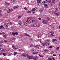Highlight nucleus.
Listing matches in <instances>:
<instances>
[{
    "mask_svg": "<svg viewBox=\"0 0 60 60\" xmlns=\"http://www.w3.org/2000/svg\"><path fill=\"white\" fill-rule=\"evenodd\" d=\"M51 60V57H49L48 58V60Z\"/></svg>",
    "mask_w": 60,
    "mask_h": 60,
    "instance_id": "58836bf2",
    "label": "nucleus"
},
{
    "mask_svg": "<svg viewBox=\"0 0 60 60\" xmlns=\"http://www.w3.org/2000/svg\"><path fill=\"white\" fill-rule=\"evenodd\" d=\"M7 36V35H6L3 34V37H6Z\"/></svg>",
    "mask_w": 60,
    "mask_h": 60,
    "instance_id": "c756f323",
    "label": "nucleus"
},
{
    "mask_svg": "<svg viewBox=\"0 0 60 60\" xmlns=\"http://www.w3.org/2000/svg\"><path fill=\"white\" fill-rule=\"evenodd\" d=\"M50 33H51V34H54V33L53 31H52L51 32H50Z\"/></svg>",
    "mask_w": 60,
    "mask_h": 60,
    "instance_id": "8fccbe9b",
    "label": "nucleus"
},
{
    "mask_svg": "<svg viewBox=\"0 0 60 60\" xmlns=\"http://www.w3.org/2000/svg\"><path fill=\"white\" fill-rule=\"evenodd\" d=\"M3 25H2L1 26H0V29H1L2 28V27H3Z\"/></svg>",
    "mask_w": 60,
    "mask_h": 60,
    "instance_id": "c9c22d12",
    "label": "nucleus"
},
{
    "mask_svg": "<svg viewBox=\"0 0 60 60\" xmlns=\"http://www.w3.org/2000/svg\"><path fill=\"white\" fill-rule=\"evenodd\" d=\"M52 41H57V40L56 39H53L52 40Z\"/></svg>",
    "mask_w": 60,
    "mask_h": 60,
    "instance_id": "f704fd0d",
    "label": "nucleus"
},
{
    "mask_svg": "<svg viewBox=\"0 0 60 60\" xmlns=\"http://www.w3.org/2000/svg\"><path fill=\"white\" fill-rule=\"evenodd\" d=\"M54 13V11H51L49 12V13H50V14H53Z\"/></svg>",
    "mask_w": 60,
    "mask_h": 60,
    "instance_id": "4be33fe9",
    "label": "nucleus"
},
{
    "mask_svg": "<svg viewBox=\"0 0 60 60\" xmlns=\"http://www.w3.org/2000/svg\"><path fill=\"white\" fill-rule=\"evenodd\" d=\"M30 22L31 23H35V21L34 20H31Z\"/></svg>",
    "mask_w": 60,
    "mask_h": 60,
    "instance_id": "0eeeda50",
    "label": "nucleus"
},
{
    "mask_svg": "<svg viewBox=\"0 0 60 60\" xmlns=\"http://www.w3.org/2000/svg\"><path fill=\"white\" fill-rule=\"evenodd\" d=\"M51 35H52L53 36H55V35H54L53 34H51Z\"/></svg>",
    "mask_w": 60,
    "mask_h": 60,
    "instance_id": "13d9d810",
    "label": "nucleus"
},
{
    "mask_svg": "<svg viewBox=\"0 0 60 60\" xmlns=\"http://www.w3.org/2000/svg\"><path fill=\"white\" fill-rule=\"evenodd\" d=\"M54 43L55 44H57V42H55V43Z\"/></svg>",
    "mask_w": 60,
    "mask_h": 60,
    "instance_id": "0e129e2a",
    "label": "nucleus"
},
{
    "mask_svg": "<svg viewBox=\"0 0 60 60\" xmlns=\"http://www.w3.org/2000/svg\"><path fill=\"white\" fill-rule=\"evenodd\" d=\"M42 23L44 24H47V21L45 20H43L42 21Z\"/></svg>",
    "mask_w": 60,
    "mask_h": 60,
    "instance_id": "6e6552de",
    "label": "nucleus"
},
{
    "mask_svg": "<svg viewBox=\"0 0 60 60\" xmlns=\"http://www.w3.org/2000/svg\"><path fill=\"white\" fill-rule=\"evenodd\" d=\"M49 40H46L45 42H46V43H47V42H49Z\"/></svg>",
    "mask_w": 60,
    "mask_h": 60,
    "instance_id": "a878e982",
    "label": "nucleus"
},
{
    "mask_svg": "<svg viewBox=\"0 0 60 60\" xmlns=\"http://www.w3.org/2000/svg\"><path fill=\"white\" fill-rule=\"evenodd\" d=\"M56 49H57V50H58V49H59V48L58 47H57L56 48Z\"/></svg>",
    "mask_w": 60,
    "mask_h": 60,
    "instance_id": "864d4df0",
    "label": "nucleus"
},
{
    "mask_svg": "<svg viewBox=\"0 0 60 60\" xmlns=\"http://www.w3.org/2000/svg\"><path fill=\"white\" fill-rule=\"evenodd\" d=\"M30 46L31 47H33V45H30Z\"/></svg>",
    "mask_w": 60,
    "mask_h": 60,
    "instance_id": "603ef678",
    "label": "nucleus"
},
{
    "mask_svg": "<svg viewBox=\"0 0 60 60\" xmlns=\"http://www.w3.org/2000/svg\"><path fill=\"white\" fill-rule=\"evenodd\" d=\"M10 12H10V11L9 10L7 11V13H10Z\"/></svg>",
    "mask_w": 60,
    "mask_h": 60,
    "instance_id": "09e8293b",
    "label": "nucleus"
},
{
    "mask_svg": "<svg viewBox=\"0 0 60 60\" xmlns=\"http://www.w3.org/2000/svg\"><path fill=\"white\" fill-rule=\"evenodd\" d=\"M39 11L40 12H42V10H39Z\"/></svg>",
    "mask_w": 60,
    "mask_h": 60,
    "instance_id": "de8ad7c7",
    "label": "nucleus"
},
{
    "mask_svg": "<svg viewBox=\"0 0 60 60\" xmlns=\"http://www.w3.org/2000/svg\"><path fill=\"white\" fill-rule=\"evenodd\" d=\"M3 54L4 56H6V54L4 53H3Z\"/></svg>",
    "mask_w": 60,
    "mask_h": 60,
    "instance_id": "052dcab7",
    "label": "nucleus"
},
{
    "mask_svg": "<svg viewBox=\"0 0 60 60\" xmlns=\"http://www.w3.org/2000/svg\"><path fill=\"white\" fill-rule=\"evenodd\" d=\"M14 54L15 55H16V54H18V52H14Z\"/></svg>",
    "mask_w": 60,
    "mask_h": 60,
    "instance_id": "5701e85b",
    "label": "nucleus"
},
{
    "mask_svg": "<svg viewBox=\"0 0 60 60\" xmlns=\"http://www.w3.org/2000/svg\"><path fill=\"white\" fill-rule=\"evenodd\" d=\"M33 59L34 60H37V59H38V57L37 56H35L34 57H33Z\"/></svg>",
    "mask_w": 60,
    "mask_h": 60,
    "instance_id": "9d476101",
    "label": "nucleus"
},
{
    "mask_svg": "<svg viewBox=\"0 0 60 60\" xmlns=\"http://www.w3.org/2000/svg\"><path fill=\"white\" fill-rule=\"evenodd\" d=\"M21 56H24V57H26V56L27 58H28L29 59H31L33 58L32 56H31L29 55H27L25 54H22Z\"/></svg>",
    "mask_w": 60,
    "mask_h": 60,
    "instance_id": "f257e3e1",
    "label": "nucleus"
},
{
    "mask_svg": "<svg viewBox=\"0 0 60 60\" xmlns=\"http://www.w3.org/2000/svg\"><path fill=\"white\" fill-rule=\"evenodd\" d=\"M45 4H47L48 3V0H46L44 1Z\"/></svg>",
    "mask_w": 60,
    "mask_h": 60,
    "instance_id": "72a5a7b5",
    "label": "nucleus"
},
{
    "mask_svg": "<svg viewBox=\"0 0 60 60\" xmlns=\"http://www.w3.org/2000/svg\"><path fill=\"white\" fill-rule=\"evenodd\" d=\"M13 36H14L15 35V33L14 32H12V34Z\"/></svg>",
    "mask_w": 60,
    "mask_h": 60,
    "instance_id": "cd10ccee",
    "label": "nucleus"
},
{
    "mask_svg": "<svg viewBox=\"0 0 60 60\" xmlns=\"http://www.w3.org/2000/svg\"><path fill=\"white\" fill-rule=\"evenodd\" d=\"M41 0H38L37 2L38 3H41Z\"/></svg>",
    "mask_w": 60,
    "mask_h": 60,
    "instance_id": "2eb2a0df",
    "label": "nucleus"
},
{
    "mask_svg": "<svg viewBox=\"0 0 60 60\" xmlns=\"http://www.w3.org/2000/svg\"><path fill=\"white\" fill-rule=\"evenodd\" d=\"M10 25H12V22H10Z\"/></svg>",
    "mask_w": 60,
    "mask_h": 60,
    "instance_id": "774afa93",
    "label": "nucleus"
},
{
    "mask_svg": "<svg viewBox=\"0 0 60 60\" xmlns=\"http://www.w3.org/2000/svg\"><path fill=\"white\" fill-rule=\"evenodd\" d=\"M19 34V33L17 32H15V34H16V35H17V34Z\"/></svg>",
    "mask_w": 60,
    "mask_h": 60,
    "instance_id": "49530a36",
    "label": "nucleus"
},
{
    "mask_svg": "<svg viewBox=\"0 0 60 60\" xmlns=\"http://www.w3.org/2000/svg\"><path fill=\"white\" fill-rule=\"evenodd\" d=\"M33 26H34L35 27H38V26H39L38 24L37 23L34 24Z\"/></svg>",
    "mask_w": 60,
    "mask_h": 60,
    "instance_id": "39448f33",
    "label": "nucleus"
},
{
    "mask_svg": "<svg viewBox=\"0 0 60 60\" xmlns=\"http://www.w3.org/2000/svg\"><path fill=\"white\" fill-rule=\"evenodd\" d=\"M51 0H50L49 1H48V2L49 3H51Z\"/></svg>",
    "mask_w": 60,
    "mask_h": 60,
    "instance_id": "e2e57ef3",
    "label": "nucleus"
},
{
    "mask_svg": "<svg viewBox=\"0 0 60 60\" xmlns=\"http://www.w3.org/2000/svg\"><path fill=\"white\" fill-rule=\"evenodd\" d=\"M54 13L55 15H56V16H59V12H58L57 13L56 12V11H54Z\"/></svg>",
    "mask_w": 60,
    "mask_h": 60,
    "instance_id": "7ed1b4c3",
    "label": "nucleus"
},
{
    "mask_svg": "<svg viewBox=\"0 0 60 60\" xmlns=\"http://www.w3.org/2000/svg\"><path fill=\"white\" fill-rule=\"evenodd\" d=\"M19 25H21V24H22V23L21 22H20L19 23Z\"/></svg>",
    "mask_w": 60,
    "mask_h": 60,
    "instance_id": "bf43d9fd",
    "label": "nucleus"
},
{
    "mask_svg": "<svg viewBox=\"0 0 60 60\" xmlns=\"http://www.w3.org/2000/svg\"><path fill=\"white\" fill-rule=\"evenodd\" d=\"M38 38H41V35L40 34H38Z\"/></svg>",
    "mask_w": 60,
    "mask_h": 60,
    "instance_id": "a211bd4d",
    "label": "nucleus"
},
{
    "mask_svg": "<svg viewBox=\"0 0 60 60\" xmlns=\"http://www.w3.org/2000/svg\"><path fill=\"white\" fill-rule=\"evenodd\" d=\"M3 42L2 41V40H0V43L2 44L3 43Z\"/></svg>",
    "mask_w": 60,
    "mask_h": 60,
    "instance_id": "37998d69",
    "label": "nucleus"
},
{
    "mask_svg": "<svg viewBox=\"0 0 60 60\" xmlns=\"http://www.w3.org/2000/svg\"><path fill=\"white\" fill-rule=\"evenodd\" d=\"M36 10V9L35 8H33L32 10L31 11H35Z\"/></svg>",
    "mask_w": 60,
    "mask_h": 60,
    "instance_id": "f3484780",
    "label": "nucleus"
},
{
    "mask_svg": "<svg viewBox=\"0 0 60 60\" xmlns=\"http://www.w3.org/2000/svg\"><path fill=\"white\" fill-rule=\"evenodd\" d=\"M52 3H53V4H55V3H56V1L55 0H52Z\"/></svg>",
    "mask_w": 60,
    "mask_h": 60,
    "instance_id": "bb28decb",
    "label": "nucleus"
},
{
    "mask_svg": "<svg viewBox=\"0 0 60 60\" xmlns=\"http://www.w3.org/2000/svg\"><path fill=\"white\" fill-rule=\"evenodd\" d=\"M32 13H33V14H34V13H35V12L34 11H32Z\"/></svg>",
    "mask_w": 60,
    "mask_h": 60,
    "instance_id": "69168bd1",
    "label": "nucleus"
},
{
    "mask_svg": "<svg viewBox=\"0 0 60 60\" xmlns=\"http://www.w3.org/2000/svg\"><path fill=\"white\" fill-rule=\"evenodd\" d=\"M53 56H56V54H53Z\"/></svg>",
    "mask_w": 60,
    "mask_h": 60,
    "instance_id": "5fc2aeb1",
    "label": "nucleus"
},
{
    "mask_svg": "<svg viewBox=\"0 0 60 60\" xmlns=\"http://www.w3.org/2000/svg\"><path fill=\"white\" fill-rule=\"evenodd\" d=\"M46 44L45 43H43L42 44V45H43V46H45V45H46Z\"/></svg>",
    "mask_w": 60,
    "mask_h": 60,
    "instance_id": "c85d7f7f",
    "label": "nucleus"
},
{
    "mask_svg": "<svg viewBox=\"0 0 60 60\" xmlns=\"http://www.w3.org/2000/svg\"><path fill=\"white\" fill-rule=\"evenodd\" d=\"M36 48H39V47H40V45H36L34 46Z\"/></svg>",
    "mask_w": 60,
    "mask_h": 60,
    "instance_id": "f8f14e48",
    "label": "nucleus"
},
{
    "mask_svg": "<svg viewBox=\"0 0 60 60\" xmlns=\"http://www.w3.org/2000/svg\"><path fill=\"white\" fill-rule=\"evenodd\" d=\"M41 4H42L43 5V4H45V2L43 1V2H42Z\"/></svg>",
    "mask_w": 60,
    "mask_h": 60,
    "instance_id": "4c0bfd02",
    "label": "nucleus"
},
{
    "mask_svg": "<svg viewBox=\"0 0 60 60\" xmlns=\"http://www.w3.org/2000/svg\"><path fill=\"white\" fill-rule=\"evenodd\" d=\"M32 19V17H29L27 19V22H29L30 21V20H31V19Z\"/></svg>",
    "mask_w": 60,
    "mask_h": 60,
    "instance_id": "20e7f679",
    "label": "nucleus"
},
{
    "mask_svg": "<svg viewBox=\"0 0 60 60\" xmlns=\"http://www.w3.org/2000/svg\"><path fill=\"white\" fill-rule=\"evenodd\" d=\"M38 19L40 21H41V18H39Z\"/></svg>",
    "mask_w": 60,
    "mask_h": 60,
    "instance_id": "ea45409f",
    "label": "nucleus"
},
{
    "mask_svg": "<svg viewBox=\"0 0 60 60\" xmlns=\"http://www.w3.org/2000/svg\"><path fill=\"white\" fill-rule=\"evenodd\" d=\"M49 48L50 49H52V46H49Z\"/></svg>",
    "mask_w": 60,
    "mask_h": 60,
    "instance_id": "680f3d73",
    "label": "nucleus"
},
{
    "mask_svg": "<svg viewBox=\"0 0 60 60\" xmlns=\"http://www.w3.org/2000/svg\"><path fill=\"white\" fill-rule=\"evenodd\" d=\"M45 7H48V5L47 4H45L44 5Z\"/></svg>",
    "mask_w": 60,
    "mask_h": 60,
    "instance_id": "473e14b6",
    "label": "nucleus"
},
{
    "mask_svg": "<svg viewBox=\"0 0 60 60\" xmlns=\"http://www.w3.org/2000/svg\"><path fill=\"white\" fill-rule=\"evenodd\" d=\"M39 56H40L41 57H42V56H42V55H41L40 54H39Z\"/></svg>",
    "mask_w": 60,
    "mask_h": 60,
    "instance_id": "79ce46f5",
    "label": "nucleus"
},
{
    "mask_svg": "<svg viewBox=\"0 0 60 60\" xmlns=\"http://www.w3.org/2000/svg\"><path fill=\"white\" fill-rule=\"evenodd\" d=\"M24 9H25V10H27V8H26L25 7L24 8Z\"/></svg>",
    "mask_w": 60,
    "mask_h": 60,
    "instance_id": "338daca9",
    "label": "nucleus"
},
{
    "mask_svg": "<svg viewBox=\"0 0 60 60\" xmlns=\"http://www.w3.org/2000/svg\"><path fill=\"white\" fill-rule=\"evenodd\" d=\"M21 18V17L20 16H19L18 17V19H20Z\"/></svg>",
    "mask_w": 60,
    "mask_h": 60,
    "instance_id": "6e6d98bb",
    "label": "nucleus"
},
{
    "mask_svg": "<svg viewBox=\"0 0 60 60\" xmlns=\"http://www.w3.org/2000/svg\"><path fill=\"white\" fill-rule=\"evenodd\" d=\"M25 50L24 48L22 49H21L19 50V51H23V50Z\"/></svg>",
    "mask_w": 60,
    "mask_h": 60,
    "instance_id": "412c9836",
    "label": "nucleus"
},
{
    "mask_svg": "<svg viewBox=\"0 0 60 60\" xmlns=\"http://www.w3.org/2000/svg\"><path fill=\"white\" fill-rule=\"evenodd\" d=\"M55 10L56 11H58V9L57 8H56L55 9Z\"/></svg>",
    "mask_w": 60,
    "mask_h": 60,
    "instance_id": "a19ab883",
    "label": "nucleus"
},
{
    "mask_svg": "<svg viewBox=\"0 0 60 60\" xmlns=\"http://www.w3.org/2000/svg\"><path fill=\"white\" fill-rule=\"evenodd\" d=\"M25 35H26V36H28L29 37H30V35L27 34L26 33H25Z\"/></svg>",
    "mask_w": 60,
    "mask_h": 60,
    "instance_id": "6ab92c4d",
    "label": "nucleus"
},
{
    "mask_svg": "<svg viewBox=\"0 0 60 60\" xmlns=\"http://www.w3.org/2000/svg\"><path fill=\"white\" fill-rule=\"evenodd\" d=\"M12 47L13 48V49H17V48L13 45H12Z\"/></svg>",
    "mask_w": 60,
    "mask_h": 60,
    "instance_id": "1a4fd4ad",
    "label": "nucleus"
},
{
    "mask_svg": "<svg viewBox=\"0 0 60 60\" xmlns=\"http://www.w3.org/2000/svg\"><path fill=\"white\" fill-rule=\"evenodd\" d=\"M60 26H59L58 27H57V29H60Z\"/></svg>",
    "mask_w": 60,
    "mask_h": 60,
    "instance_id": "4d7b16f0",
    "label": "nucleus"
},
{
    "mask_svg": "<svg viewBox=\"0 0 60 60\" xmlns=\"http://www.w3.org/2000/svg\"><path fill=\"white\" fill-rule=\"evenodd\" d=\"M14 9H16V8H19V6H14L13 7Z\"/></svg>",
    "mask_w": 60,
    "mask_h": 60,
    "instance_id": "dca6fc26",
    "label": "nucleus"
},
{
    "mask_svg": "<svg viewBox=\"0 0 60 60\" xmlns=\"http://www.w3.org/2000/svg\"><path fill=\"white\" fill-rule=\"evenodd\" d=\"M8 54L10 55H12V54L11 53H8Z\"/></svg>",
    "mask_w": 60,
    "mask_h": 60,
    "instance_id": "a18cd8bd",
    "label": "nucleus"
},
{
    "mask_svg": "<svg viewBox=\"0 0 60 60\" xmlns=\"http://www.w3.org/2000/svg\"><path fill=\"white\" fill-rule=\"evenodd\" d=\"M51 60H55V58H54V57H53V56H52L51 57Z\"/></svg>",
    "mask_w": 60,
    "mask_h": 60,
    "instance_id": "9b49d317",
    "label": "nucleus"
},
{
    "mask_svg": "<svg viewBox=\"0 0 60 60\" xmlns=\"http://www.w3.org/2000/svg\"><path fill=\"white\" fill-rule=\"evenodd\" d=\"M46 19H47L48 20H51V19H50L49 17H47L46 18Z\"/></svg>",
    "mask_w": 60,
    "mask_h": 60,
    "instance_id": "4468645a",
    "label": "nucleus"
},
{
    "mask_svg": "<svg viewBox=\"0 0 60 60\" xmlns=\"http://www.w3.org/2000/svg\"><path fill=\"white\" fill-rule=\"evenodd\" d=\"M1 51L2 52H5V51H7V50L5 49H2L1 50Z\"/></svg>",
    "mask_w": 60,
    "mask_h": 60,
    "instance_id": "ddd939ff",
    "label": "nucleus"
},
{
    "mask_svg": "<svg viewBox=\"0 0 60 60\" xmlns=\"http://www.w3.org/2000/svg\"><path fill=\"white\" fill-rule=\"evenodd\" d=\"M58 6H60V3L59 2L58 4Z\"/></svg>",
    "mask_w": 60,
    "mask_h": 60,
    "instance_id": "3c124183",
    "label": "nucleus"
},
{
    "mask_svg": "<svg viewBox=\"0 0 60 60\" xmlns=\"http://www.w3.org/2000/svg\"><path fill=\"white\" fill-rule=\"evenodd\" d=\"M15 41V38H12V41H13V42L14 41Z\"/></svg>",
    "mask_w": 60,
    "mask_h": 60,
    "instance_id": "b1692460",
    "label": "nucleus"
},
{
    "mask_svg": "<svg viewBox=\"0 0 60 60\" xmlns=\"http://www.w3.org/2000/svg\"><path fill=\"white\" fill-rule=\"evenodd\" d=\"M4 26L6 27L7 28L8 26V24L6 22L4 23Z\"/></svg>",
    "mask_w": 60,
    "mask_h": 60,
    "instance_id": "f03ea898",
    "label": "nucleus"
},
{
    "mask_svg": "<svg viewBox=\"0 0 60 60\" xmlns=\"http://www.w3.org/2000/svg\"><path fill=\"white\" fill-rule=\"evenodd\" d=\"M27 13H31V11H29L27 12Z\"/></svg>",
    "mask_w": 60,
    "mask_h": 60,
    "instance_id": "393cba45",
    "label": "nucleus"
},
{
    "mask_svg": "<svg viewBox=\"0 0 60 60\" xmlns=\"http://www.w3.org/2000/svg\"><path fill=\"white\" fill-rule=\"evenodd\" d=\"M24 24L25 26H27V23L26 22H24Z\"/></svg>",
    "mask_w": 60,
    "mask_h": 60,
    "instance_id": "7c9ffc66",
    "label": "nucleus"
},
{
    "mask_svg": "<svg viewBox=\"0 0 60 60\" xmlns=\"http://www.w3.org/2000/svg\"><path fill=\"white\" fill-rule=\"evenodd\" d=\"M5 5L6 6H9V5L10 4V3H8L7 2H6L5 3Z\"/></svg>",
    "mask_w": 60,
    "mask_h": 60,
    "instance_id": "423d86ee",
    "label": "nucleus"
},
{
    "mask_svg": "<svg viewBox=\"0 0 60 60\" xmlns=\"http://www.w3.org/2000/svg\"><path fill=\"white\" fill-rule=\"evenodd\" d=\"M38 52H32V54H38Z\"/></svg>",
    "mask_w": 60,
    "mask_h": 60,
    "instance_id": "aec40b11",
    "label": "nucleus"
},
{
    "mask_svg": "<svg viewBox=\"0 0 60 60\" xmlns=\"http://www.w3.org/2000/svg\"><path fill=\"white\" fill-rule=\"evenodd\" d=\"M44 51H45V52H46V51L48 52V51H48L47 49H45L44 50Z\"/></svg>",
    "mask_w": 60,
    "mask_h": 60,
    "instance_id": "c03bdc74",
    "label": "nucleus"
},
{
    "mask_svg": "<svg viewBox=\"0 0 60 60\" xmlns=\"http://www.w3.org/2000/svg\"><path fill=\"white\" fill-rule=\"evenodd\" d=\"M9 10L10 11V12H11V11H13V9H10Z\"/></svg>",
    "mask_w": 60,
    "mask_h": 60,
    "instance_id": "e433bc0d",
    "label": "nucleus"
},
{
    "mask_svg": "<svg viewBox=\"0 0 60 60\" xmlns=\"http://www.w3.org/2000/svg\"><path fill=\"white\" fill-rule=\"evenodd\" d=\"M15 0H11V2H15Z\"/></svg>",
    "mask_w": 60,
    "mask_h": 60,
    "instance_id": "2f4dec72",
    "label": "nucleus"
}]
</instances>
